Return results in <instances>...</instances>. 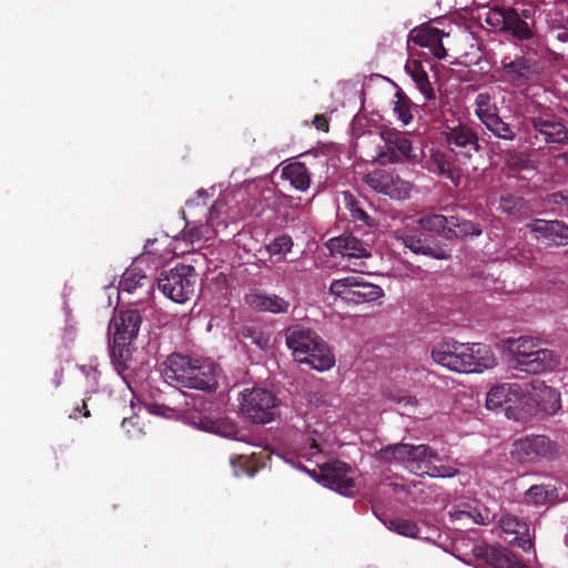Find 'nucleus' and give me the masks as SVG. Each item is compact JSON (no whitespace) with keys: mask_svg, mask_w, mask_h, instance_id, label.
Masks as SVG:
<instances>
[{"mask_svg":"<svg viewBox=\"0 0 568 568\" xmlns=\"http://www.w3.org/2000/svg\"><path fill=\"white\" fill-rule=\"evenodd\" d=\"M505 31L510 32L514 37L520 40H527L532 37L529 22L524 20L513 8H508Z\"/></svg>","mask_w":568,"mask_h":568,"instance_id":"31","label":"nucleus"},{"mask_svg":"<svg viewBox=\"0 0 568 568\" xmlns=\"http://www.w3.org/2000/svg\"><path fill=\"white\" fill-rule=\"evenodd\" d=\"M126 423H128V419L124 418L123 422H122V426L125 427Z\"/></svg>","mask_w":568,"mask_h":568,"instance_id":"59","label":"nucleus"},{"mask_svg":"<svg viewBox=\"0 0 568 568\" xmlns=\"http://www.w3.org/2000/svg\"><path fill=\"white\" fill-rule=\"evenodd\" d=\"M558 159H561L566 164H568V152H564L557 155Z\"/></svg>","mask_w":568,"mask_h":568,"instance_id":"56","label":"nucleus"},{"mask_svg":"<svg viewBox=\"0 0 568 568\" xmlns=\"http://www.w3.org/2000/svg\"><path fill=\"white\" fill-rule=\"evenodd\" d=\"M396 102L394 105V112L396 113L398 120L404 124L407 125L413 120V114L410 112V101L409 99L400 93H396Z\"/></svg>","mask_w":568,"mask_h":568,"instance_id":"40","label":"nucleus"},{"mask_svg":"<svg viewBox=\"0 0 568 568\" xmlns=\"http://www.w3.org/2000/svg\"><path fill=\"white\" fill-rule=\"evenodd\" d=\"M551 197L555 203H564L568 206V190L558 192V193H554V194H551Z\"/></svg>","mask_w":568,"mask_h":568,"instance_id":"52","label":"nucleus"},{"mask_svg":"<svg viewBox=\"0 0 568 568\" xmlns=\"http://www.w3.org/2000/svg\"><path fill=\"white\" fill-rule=\"evenodd\" d=\"M435 170L452 180L455 185L459 184L460 174L454 163L444 153L436 152L432 155Z\"/></svg>","mask_w":568,"mask_h":568,"instance_id":"33","label":"nucleus"},{"mask_svg":"<svg viewBox=\"0 0 568 568\" xmlns=\"http://www.w3.org/2000/svg\"><path fill=\"white\" fill-rule=\"evenodd\" d=\"M499 209L508 215H515L520 211L521 202L511 195H505L500 199Z\"/></svg>","mask_w":568,"mask_h":568,"instance_id":"47","label":"nucleus"},{"mask_svg":"<svg viewBox=\"0 0 568 568\" xmlns=\"http://www.w3.org/2000/svg\"><path fill=\"white\" fill-rule=\"evenodd\" d=\"M535 74V63L525 57H516L515 59L505 57L501 60L500 77L510 84H526Z\"/></svg>","mask_w":568,"mask_h":568,"instance_id":"17","label":"nucleus"},{"mask_svg":"<svg viewBox=\"0 0 568 568\" xmlns=\"http://www.w3.org/2000/svg\"><path fill=\"white\" fill-rule=\"evenodd\" d=\"M193 365H196L195 358L181 354H171L163 364V377L169 384L187 387L191 379H194V377L190 376Z\"/></svg>","mask_w":568,"mask_h":568,"instance_id":"15","label":"nucleus"},{"mask_svg":"<svg viewBox=\"0 0 568 568\" xmlns=\"http://www.w3.org/2000/svg\"><path fill=\"white\" fill-rule=\"evenodd\" d=\"M458 474V469L450 465L436 466L434 463L429 466L426 475L433 478H450Z\"/></svg>","mask_w":568,"mask_h":568,"instance_id":"44","label":"nucleus"},{"mask_svg":"<svg viewBox=\"0 0 568 568\" xmlns=\"http://www.w3.org/2000/svg\"><path fill=\"white\" fill-rule=\"evenodd\" d=\"M280 399L268 389L252 387L239 395V412L253 424L265 425L278 416Z\"/></svg>","mask_w":568,"mask_h":568,"instance_id":"5","label":"nucleus"},{"mask_svg":"<svg viewBox=\"0 0 568 568\" xmlns=\"http://www.w3.org/2000/svg\"><path fill=\"white\" fill-rule=\"evenodd\" d=\"M448 516L452 521L459 523L462 526L488 525L493 521L494 515L486 507H473L470 505H463L449 510Z\"/></svg>","mask_w":568,"mask_h":568,"instance_id":"21","label":"nucleus"},{"mask_svg":"<svg viewBox=\"0 0 568 568\" xmlns=\"http://www.w3.org/2000/svg\"><path fill=\"white\" fill-rule=\"evenodd\" d=\"M387 190H384L383 194L395 200H405L410 195L412 184L404 181L398 175L392 173V182L386 184Z\"/></svg>","mask_w":568,"mask_h":568,"instance_id":"36","label":"nucleus"},{"mask_svg":"<svg viewBox=\"0 0 568 568\" xmlns=\"http://www.w3.org/2000/svg\"><path fill=\"white\" fill-rule=\"evenodd\" d=\"M168 240L169 239L166 236H164L162 239L148 240L146 244L144 246L145 252L148 254H152V255H156V256L162 257V258H166L169 253L162 252L159 247H155V245H158V244H165L168 242Z\"/></svg>","mask_w":568,"mask_h":568,"instance_id":"48","label":"nucleus"},{"mask_svg":"<svg viewBox=\"0 0 568 568\" xmlns=\"http://www.w3.org/2000/svg\"><path fill=\"white\" fill-rule=\"evenodd\" d=\"M223 206L222 201H215L210 207L201 206L199 200H192L186 203L187 213L190 216L196 215V211H202L205 215V221L193 220L186 221L183 230L178 236L171 241L172 248L170 253L175 255L191 252L194 245H201L204 242L212 240L215 236L213 225L214 212Z\"/></svg>","mask_w":568,"mask_h":568,"instance_id":"2","label":"nucleus"},{"mask_svg":"<svg viewBox=\"0 0 568 568\" xmlns=\"http://www.w3.org/2000/svg\"><path fill=\"white\" fill-rule=\"evenodd\" d=\"M406 71L410 74L412 79L416 83L420 92L428 99H434V90L428 80V74L424 70L422 63L417 60H413L406 63Z\"/></svg>","mask_w":568,"mask_h":568,"instance_id":"32","label":"nucleus"},{"mask_svg":"<svg viewBox=\"0 0 568 568\" xmlns=\"http://www.w3.org/2000/svg\"><path fill=\"white\" fill-rule=\"evenodd\" d=\"M377 456L385 463L402 464L407 470L418 476L426 475L432 463L439 459L438 453L428 445L405 443L387 445L378 450Z\"/></svg>","mask_w":568,"mask_h":568,"instance_id":"4","label":"nucleus"},{"mask_svg":"<svg viewBox=\"0 0 568 568\" xmlns=\"http://www.w3.org/2000/svg\"><path fill=\"white\" fill-rule=\"evenodd\" d=\"M282 176L298 191L304 192L310 187L311 178L306 165L302 162H294L285 165L282 169Z\"/></svg>","mask_w":568,"mask_h":568,"instance_id":"30","label":"nucleus"},{"mask_svg":"<svg viewBox=\"0 0 568 568\" xmlns=\"http://www.w3.org/2000/svg\"><path fill=\"white\" fill-rule=\"evenodd\" d=\"M552 493L544 485H534L525 493L524 501L536 507L545 506L552 497Z\"/></svg>","mask_w":568,"mask_h":568,"instance_id":"37","label":"nucleus"},{"mask_svg":"<svg viewBox=\"0 0 568 568\" xmlns=\"http://www.w3.org/2000/svg\"><path fill=\"white\" fill-rule=\"evenodd\" d=\"M500 528L506 534H519L520 529L525 527V524H523L517 517L511 515H505L499 520Z\"/></svg>","mask_w":568,"mask_h":568,"instance_id":"46","label":"nucleus"},{"mask_svg":"<svg viewBox=\"0 0 568 568\" xmlns=\"http://www.w3.org/2000/svg\"><path fill=\"white\" fill-rule=\"evenodd\" d=\"M196 365L192 367V374L194 377L189 383L187 388L200 389L204 392H212L217 386L216 381V366L214 363L207 359H196Z\"/></svg>","mask_w":568,"mask_h":568,"instance_id":"20","label":"nucleus"},{"mask_svg":"<svg viewBox=\"0 0 568 568\" xmlns=\"http://www.w3.org/2000/svg\"><path fill=\"white\" fill-rule=\"evenodd\" d=\"M475 114L485 123L496 114H498V108L493 101L488 93H479L475 99Z\"/></svg>","mask_w":568,"mask_h":568,"instance_id":"34","label":"nucleus"},{"mask_svg":"<svg viewBox=\"0 0 568 568\" xmlns=\"http://www.w3.org/2000/svg\"><path fill=\"white\" fill-rule=\"evenodd\" d=\"M320 481L342 495H352L355 480L351 476V468L341 462L328 463L321 468Z\"/></svg>","mask_w":568,"mask_h":568,"instance_id":"13","label":"nucleus"},{"mask_svg":"<svg viewBox=\"0 0 568 568\" xmlns=\"http://www.w3.org/2000/svg\"><path fill=\"white\" fill-rule=\"evenodd\" d=\"M186 404L192 405V407L199 412L204 410L205 403L202 398H195L192 395L186 396Z\"/></svg>","mask_w":568,"mask_h":568,"instance_id":"51","label":"nucleus"},{"mask_svg":"<svg viewBox=\"0 0 568 568\" xmlns=\"http://www.w3.org/2000/svg\"><path fill=\"white\" fill-rule=\"evenodd\" d=\"M245 301L258 312L286 313L290 306L287 301L275 294L250 293L245 296Z\"/></svg>","mask_w":568,"mask_h":568,"instance_id":"27","label":"nucleus"},{"mask_svg":"<svg viewBox=\"0 0 568 568\" xmlns=\"http://www.w3.org/2000/svg\"><path fill=\"white\" fill-rule=\"evenodd\" d=\"M491 133H494L496 136L511 141L515 139L516 134L511 130L510 125L505 123L498 114L489 119L488 121H485L483 123Z\"/></svg>","mask_w":568,"mask_h":568,"instance_id":"39","label":"nucleus"},{"mask_svg":"<svg viewBox=\"0 0 568 568\" xmlns=\"http://www.w3.org/2000/svg\"><path fill=\"white\" fill-rule=\"evenodd\" d=\"M407 220V226L410 224L417 223L423 230L436 233H445L446 236L449 234V229L457 225V217L455 216H445L442 214H429L414 221L412 219Z\"/></svg>","mask_w":568,"mask_h":568,"instance_id":"29","label":"nucleus"},{"mask_svg":"<svg viewBox=\"0 0 568 568\" xmlns=\"http://www.w3.org/2000/svg\"><path fill=\"white\" fill-rule=\"evenodd\" d=\"M446 140L450 146L459 149L467 156L480 149L476 133L465 124L448 128Z\"/></svg>","mask_w":568,"mask_h":568,"instance_id":"19","label":"nucleus"},{"mask_svg":"<svg viewBox=\"0 0 568 568\" xmlns=\"http://www.w3.org/2000/svg\"><path fill=\"white\" fill-rule=\"evenodd\" d=\"M560 365V356L555 351L542 348L541 345L536 348L530 359L526 362L523 372L529 374H544L556 369Z\"/></svg>","mask_w":568,"mask_h":568,"instance_id":"25","label":"nucleus"},{"mask_svg":"<svg viewBox=\"0 0 568 568\" xmlns=\"http://www.w3.org/2000/svg\"><path fill=\"white\" fill-rule=\"evenodd\" d=\"M470 357V374H479L497 366V357L489 345L483 343H466Z\"/></svg>","mask_w":568,"mask_h":568,"instance_id":"23","label":"nucleus"},{"mask_svg":"<svg viewBox=\"0 0 568 568\" xmlns=\"http://www.w3.org/2000/svg\"><path fill=\"white\" fill-rule=\"evenodd\" d=\"M449 33L435 28L430 24H422L410 31V40L423 48H428L433 55L439 60L447 57V51L443 44V39Z\"/></svg>","mask_w":568,"mask_h":568,"instance_id":"18","label":"nucleus"},{"mask_svg":"<svg viewBox=\"0 0 568 568\" xmlns=\"http://www.w3.org/2000/svg\"><path fill=\"white\" fill-rule=\"evenodd\" d=\"M394 237L397 241L402 242L405 245V247L409 248L412 252L416 254L429 255L437 260H446L449 257V255L446 254L444 251H433L430 246L424 243L423 239L419 235L408 230H395Z\"/></svg>","mask_w":568,"mask_h":568,"instance_id":"28","label":"nucleus"},{"mask_svg":"<svg viewBox=\"0 0 568 568\" xmlns=\"http://www.w3.org/2000/svg\"><path fill=\"white\" fill-rule=\"evenodd\" d=\"M221 424L227 427V430L224 433V435H233L235 433V426L233 424H226L224 422H221Z\"/></svg>","mask_w":568,"mask_h":568,"instance_id":"54","label":"nucleus"},{"mask_svg":"<svg viewBox=\"0 0 568 568\" xmlns=\"http://www.w3.org/2000/svg\"><path fill=\"white\" fill-rule=\"evenodd\" d=\"M82 407H83V409H84V414H83V415H84L85 417H89V416H90V413H89V410H88V408H87V404H85V403H83V404H82Z\"/></svg>","mask_w":568,"mask_h":568,"instance_id":"57","label":"nucleus"},{"mask_svg":"<svg viewBox=\"0 0 568 568\" xmlns=\"http://www.w3.org/2000/svg\"><path fill=\"white\" fill-rule=\"evenodd\" d=\"M197 274L192 265L179 264L158 278V287L171 301L183 304L195 293Z\"/></svg>","mask_w":568,"mask_h":568,"instance_id":"7","label":"nucleus"},{"mask_svg":"<svg viewBox=\"0 0 568 568\" xmlns=\"http://www.w3.org/2000/svg\"><path fill=\"white\" fill-rule=\"evenodd\" d=\"M313 124L317 130L327 131L328 130V121L325 115L317 114L314 116Z\"/></svg>","mask_w":568,"mask_h":568,"instance_id":"50","label":"nucleus"},{"mask_svg":"<svg viewBox=\"0 0 568 568\" xmlns=\"http://www.w3.org/2000/svg\"><path fill=\"white\" fill-rule=\"evenodd\" d=\"M508 9L494 8L486 13L485 22L491 28L505 31Z\"/></svg>","mask_w":568,"mask_h":568,"instance_id":"41","label":"nucleus"},{"mask_svg":"<svg viewBox=\"0 0 568 568\" xmlns=\"http://www.w3.org/2000/svg\"><path fill=\"white\" fill-rule=\"evenodd\" d=\"M365 142L376 146L374 154H367V161L386 164L410 158L412 143L403 133L385 131L378 134H368Z\"/></svg>","mask_w":568,"mask_h":568,"instance_id":"8","label":"nucleus"},{"mask_svg":"<svg viewBox=\"0 0 568 568\" xmlns=\"http://www.w3.org/2000/svg\"><path fill=\"white\" fill-rule=\"evenodd\" d=\"M358 217H359V219H364V217H366V213H365L364 211L359 210V211H358Z\"/></svg>","mask_w":568,"mask_h":568,"instance_id":"58","label":"nucleus"},{"mask_svg":"<svg viewBox=\"0 0 568 568\" xmlns=\"http://www.w3.org/2000/svg\"><path fill=\"white\" fill-rule=\"evenodd\" d=\"M529 414L539 408L546 414H555L561 407L560 394L557 389L547 386L541 381H535L527 384Z\"/></svg>","mask_w":568,"mask_h":568,"instance_id":"12","label":"nucleus"},{"mask_svg":"<svg viewBox=\"0 0 568 568\" xmlns=\"http://www.w3.org/2000/svg\"><path fill=\"white\" fill-rule=\"evenodd\" d=\"M285 342L295 361L305 363L318 372L331 369L335 357L327 344L312 329L293 325L285 331Z\"/></svg>","mask_w":568,"mask_h":568,"instance_id":"1","label":"nucleus"},{"mask_svg":"<svg viewBox=\"0 0 568 568\" xmlns=\"http://www.w3.org/2000/svg\"><path fill=\"white\" fill-rule=\"evenodd\" d=\"M254 343L261 349H266L270 346V338H268V336L260 335L256 339H254Z\"/></svg>","mask_w":568,"mask_h":568,"instance_id":"53","label":"nucleus"},{"mask_svg":"<svg viewBox=\"0 0 568 568\" xmlns=\"http://www.w3.org/2000/svg\"><path fill=\"white\" fill-rule=\"evenodd\" d=\"M481 230L471 222L463 221L457 219V225L449 229L448 237L450 236H467V235H479Z\"/></svg>","mask_w":568,"mask_h":568,"instance_id":"43","label":"nucleus"},{"mask_svg":"<svg viewBox=\"0 0 568 568\" xmlns=\"http://www.w3.org/2000/svg\"><path fill=\"white\" fill-rule=\"evenodd\" d=\"M329 293L354 305L375 302L384 296L381 286L365 282L358 276L334 280L329 285Z\"/></svg>","mask_w":568,"mask_h":568,"instance_id":"9","label":"nucleus"},{"mask_svg":"<svg viewBox=\"0 0 568 568\" xmlns=\"http://www.w3.org/2000/svg\"><path fill=\"white\" fill-rule=\"evenodd\" d=\"M527 384L504 383L493 386L486 395V407L503 409L508 418L520 419L529 415Z\"/></svg>","mask_w":568,"mask_h":568,"instance_id":"6","label":"nucleus"},{"mask_svg":"<svg viewBox=\"0 0 568 568\" xmlns=\"http://www.w3.org/2000/svg\"><path fill=\"white\" fill-rule=\"evenodd\" d=\"M556 453V445L542 435L519 438L513 443L510 449L511 458L520 464H535L552 457Z\"/></svg>","mask_w":568,"mask_h":568,"instance_id":"11","label":"nucleus"},{"mask_svg":"<svg viewBox=\"0 0 568 568\" xmlns=\"http://www.w3.org/2000/svg\"><path fill=\"white\" fill-rule=\"evenodd\" d=\"M531 233L537 234L536 240L551 246L568 244V225L561 221L535 220L526 225Z\"/></svg>","mask_w":568,"mask_h":568,"instance_id":"16","label":"nucleus"},{"mask_svg":"<svg viewBox=\"0 0 568 568\" xmlns=\"http://www.w3.org/2000/svg\"><path fill=\"white\" fill-rule=\"evenodd\" d=\"M384 524L387 529L408 538H417L420 532L418 525L409 519L394 518L384 521Z\"/></svg>","mask_w":568,"mask_h":568,"instance_id":"35","label":"nucleus"},{"mask_svg":"<svg viewBox=\"0 0 568 568\" xmlns=\"http://www.w3.org/2000/svg\"><path fill=\"white\" fill-rule=\"evenodd\" d=\"M529 122L538 133L544 135L546 143L568 144V130L548 109L532 114Z\"/></svg>","mask_w":568,"mask_h":568,"instance_id":"14","label":"nucleus"},{"mask_svg":"<svg viewBox=\"0 0 568 568\" xmlns=\"http://www.w3.org/2000/svg\"><path fill=\"white\" fill-rule=\"evenodd\" d=\"M152 285V281L139 267L138 263H134L122 274L119 290L120 293L129 294L135 293L138 290H142L145 295H149Z\"/></svg>","mask_w":568,"mask_h":568,"instance_id":"26","label":"nucleus"},{"mask_svg":"<svg viewBox=\"0 0 568 568\" xmlns=\"http://www.w3.org/2000/svg\"><path fill=\"white\" fill-rule=\"evenodd\" d=\"M466 343L447 339L436 344L432 349L433 361L458 374H470V357L465 349Z\"/></svg>","mask_w":568,"mask_h":568,"instance_id":"10","label":"nucleus"},{"mask_svg":"<svg viewBox=\"0 0 568 568\" xmlns=\"http://www.w3.org/2000/svg\"><path fill=\"white\" fill-rule=\"evenodd\" d=\"M552 36L561 43L568 44V23L552 29Z\"/></svg>","mask_w":568,"mask_h":568,"instance_id":"49","label":"nucleus"},{"mask_svg":"<svg viewBox=\"0 0 568 568\" xmlns=\"http://www.w3.org/2000/svg\"><path fill=\"white\" fill-rule=\"evenodd\" d=\"M519 14H520V17H521L524 20H526V21H527V19H529V18H530V10H528V9H524V10L521 11V13H519Z\"/></svg>","mask_w":568,"mask_h":568,"instance_id":"55","label":"nucleus"},{"mask_svg":"<svg viewBox=\"0 0 568 568\" xmlns=\"http://www.w3.org/2000/svg\"><path fill=\"white\" fill-rule=\"evenodd\" d=\"M328 248L348 258H368L371 252L361 240L353 235H342L328 241Z\"/></svg>","mask_w":568,"mask_h":568,"instance_id":"24","label":"nucleus"},{"mask_svg":"<svg viewBox=\"0 0 568 568\" xmlns=\"http://www.w3.org/2000/svg\"><path fill=\"white\" fill-rule=\"evenodd\" d=\"M141 315L136 310H125L116 313L109 325L110 352L113 365L119 372L128 368L126 361L130 357L128 345L136 338L140 326Z\"/></svg>","mask_w":568,"mask_h":568,"instance_id":"3","label":"nucleus"},{"mask_svg":"<svg viewBox=\"0 0 568 568\" xmlns=\"http://www.w3.org/2000/svg\"><path fill=\"white\" fill-rule=\"evenodd\" d=\"M293 247V241L290 236L282 235L274 239L266 250L271 255H282L288 253Z\"/></svg>","mask_w":568,"mask_h":568,"instance_id":"42","label":"nucleus"},{"mask_svg":"<svg viewBox=\"0 0 568 568\" xmlns=\"http://www.w3.org/2000/svg\"><path fill=\"white\" fill-rule=\"evenodd\" d=\"M483 556L485 557V560L490 565L497 568H504L506 560L505 555L500 549L488 546L484 549Z\"/></svg>","mask_w":568,"mask_h":568,"instance_id":"45","label":"nucleus"},{"mask_svg":"<svg viewBox=\"0 0 568 568\" xmlns=\"http://www.w3.org/2000/svg\"><path fill=\"white\" fill-rule=\"evenodd\" d=\"M363 181L374 191L383 193L386 184L392 182V173L385 170H375L364 175Z\"/></svg>","mask_w":568,"mask_h":568,"instance_id":"38","label":"nucleus"},{"mask_svg":"<svg viewBox=\"0 0 568 568\" xmlns=\"http://www.w3.org/2000/svg\"><path fill=\"white\" fill-rule=\"evenodd\" d=\"M506 344L516 367L523 371L526 362L530 359L536 348L541 345V341L534 336L524 335L517 338H508Z\"/></svg>","mask_w":568,"mask_h":568,"instance_id":"22","label":"nucleus"}]
</instances>
